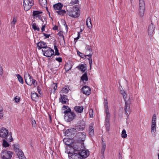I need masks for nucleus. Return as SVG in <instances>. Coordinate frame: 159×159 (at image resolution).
Instances as JSON below:
<instances>
[{
  "label": "nucleus",
  "mask_w": 159,
  "mask_h": 159,
  "mask_svg": "<svg viewBox=\"0 0 159 159\" xmlns=\"http://www.w3.org/2000/svg\"><path fill=\"white\" fill-rule=\"evenodd\" d=\"M85 49L87 51L86 54H88L89 53L87 52H88L89 51L91 53L92 51V48L89 45H87L86 46Z\"/></svg>",
  "instance_id": "obj_36"
},
{
  "label": "nucleus",
  "mask_w": 159,
  "mask_h": 159,
  "mask_svg": "<svg viewBox=\"0 0 159 159\" xmlns=\"http://www.w3.org/2000/svg\"><path fill=\"white\" fill-rule=\"evenodd\" d=\"M121 93L123 96V98L124 99L125 101V100L127 101V100L126 99V94L125 93V92H124L123 93L121 92Z\"/></svg>",
  "instance_id": "obj_47"
},
{
  "label": "nucleus",
  "mask_w": 159,
  "mask_h": 159,
  "mask_svg": "<svg viewBox=\"0 0 159 159\" xmlns=\"http://www.w3.org/2000/svg\"><path fill=\"white\" fill-rule=\"evenodd\" d=\"M68 101L67 96L66 95H63L61 96V98L60 99V102L62 104H66V103Z\"/></svg>",
  "instance_id": "obj_17"
},
{
  "label": "nucleus",
  "mask_w": 159,
  "mask_h": 159,
  "mask_svg": "<svg viewBox=\"0 0 159 159\" xmlns=\"http://www.w3.org/2000/svg\"><path fill=\"white\" fill-rule=\"evenodd\" d=\"M31 97H34L36 98V99H37L38 98V94L36 93H34L31 95Z\"/></svg>",
  "instance_id": "obj_45"
},
{
  "label": "nucleus",
  "mask_w": 159,
  "mask_h": 159,
  "mask_svg": "<svg viewBox=\"0 0 159 159\" xmlns=\"http://www.w3.org/2000/svg\"><path fill=\"white\" fill-rule=\"evenodd\" d=\"M3 111L0 112V119H2L3 118Z\"/></svg>",
  "instance_id": "obj_52"
},
{
  "label": "nucleus",
  "mask_w": 159,
  "mask_h": 159,
  "mask_svg": "<svg viewBox=\"0 0 159 159\" xmlns=\"http://www.w3.org/2000/svg\"><path fill=\"white\" fill-rule=\"evenodd\" d=\"M74 109L77 112L81 113L83 112L84 107L82 106H76Z\"/></svg>",
  "instance_id": "obj_20"
},
{
  "label": "nucleus",
  "mask_w": 159,
  "mask_h": 159,
  "mask_svg": "<svg viewBox=\"0 0 159 159\" xmlns=\"http://www.w3.org/2000/svg\"><path fill=\"white\" fill-rule=\"evenodd\" d=\"M78 136V140L80 142H83L84 141L86 135L85 132H79L77 134Z\"/></svg>",
  "instance_id": "obj_10"
},
{
  "label": "nucleus",
  "mask_w": 159,
  "mask_h": 159,
  "mask_svg": "<svg viewBox=\"0 0 159 159\" xmlns=\"http://www.w3.org/2000/svg\"><path fill=\"white\" fill-rule=\"evenodd\" d=\"M43 55L47 57H51L54 53V51L51 48L47 47L42 50Z\"/></svg>",
  "instance_id": "obj_5"
},
{
  "label": "nucleus",
  "mask_w": 159,
  "mask_h": 159,
  "mask_svg": "<svg viewBox=\"0 0 159 159\" xmlns=\"http://www.w3.org/2000/svg\"><path fill=\"white\" fill-rule=\"evenodd\" d=\"M58 29V27L57 26L55 25L53 27V29L55 30H57Z\"/></svg>",
  "instance_id": "obj_59"
},
{
  "label": "nucleus",
  "mask_w": 159,
  "mask_h": 159,
  "mask_svg": "<svg viewBox=\"0 0 159 159\" xmlns=\"http://www.w3.org/2000/svg\"><path fill=\"white\" fill-rule=\"evenodd\" d=\"M56 60L57 61H58L59 62H61L62 61V58L60 57L56 58Z\"/></svg>",
  "instance_id": "obj_50"
},
{
  "label": "nucleus",
  "mask_w": 159,
  "mask_h": 159,
  "mask_svg": "<svg viewBox=\"0 0 159 159\" xmlns=\"http://www.w3.org/2000/svg\"><path fill=\"white\" fill-rule=\"evenodd\" d=\"M33 4V0H23L24 9L26 11L30 10Z\"/></svg>",
  "instance_id": "obj_7"
},
{
  "label": "nucleus",
  "mask_w": 159,
  "mask_h": 159,
  "mask_svg": "<svg viewBox=\"0 0 159 159\" xmlns=\"http://www.w3.org/2000/svg\"><path fill=\"white\" fill-rule=\"evenodd\" d=\"M16 76L17 77L19 81L22 84H23L24 83V81L23 78L20 74H17L16 75Z\"/></svg>",
  "instance_id": "obj_30"
},
{
  "label": "nucleus",
  "mask_w": 159,
  "mask_h": 159,
  "mask_svg": "<svg viewBox=\"0 0 159 159\" xmlns=\"http://www.w3.org/2000/svg\"><path fill=\"white\" fill-rule=\"evenodd\" d=\"M119 159H122V157L121 155H120L119 156Z\"/></svg>",
  "instance_id": "obj_63"
},
{
  "label": "nucleus",
  "mask_w": 159,
  "mask_h": 159,
  "mask_svg": "<svg viewBox=\"0 0 159 159\" xmlns=\"http://www.w3.org/2000/svg\"><path fill=\"white\" fill-rule=\"evenodd\" d=\"M16 153L17 154L19 159L23 158V156H25L23 153L22 152V150L20 149L18 150V151L16 152Z\"/></svg>",
  "instance_id": "obj_22"
},
{
  "label": "nucleus",
  "mask_w": 159,
  "mask_h": 159,
  "mask_svg": "<svg viewBox=\"0 0 159 159\" xmlns=\"http://www.w3.org/2000/svg\"><path fill=\"white\" fill-rule=\"evenodd\" d=\"M2 144L3 146L5 147H7L9 146V144L5 140H3Z\"/></svg>",
  "instance_id": "obj_41"
},
{
  "label": "nucleus",
  "mask_w": 159,
  "mask_h": 159,
  "mask_svg": "<svg viewBox=\"0 0 159 159\" xmlns=\"http://www.w3.org/2000/svg\"><path fill=\"white\" fill-rule=\"evenodd\" d=\"M51 92L54 93L57 88V84L56 83L52 84L51 86Z\"/></svg>",
  "instance_id": "obj_26"
},
{
  "label": "nucleus",
  "mask_w": 159,
  "mask_h": 159,
  "mask_svg": "<svg viewBox=\"0 0 159 159\" xmlns=\"http://www.w3.org/2000/svg\"><path fill=\"white\" fill-rule=\"evenodd\" d=\"M132 98L129 97V98L128 100L127 101V104L128 103L129 104L131 103L132 101Z\"/></svg>",
  "instance_id": "obj_48"
},
{
  "label": "nucleus",
  "mask_w": 159,
  "mask_h": 159,
  "mask_svg": "<svg viewBox=\"0 0 159 159\" xmlns=\"http://www.w3.org/2000/svg\"><path fill=\"white\" fill-rule=\"evenodd\" d=\"M79 154L80 155V157L86 158L89 155V151L85 150H82L81 152H79Z\"/></svg>",
  "instance_id": "obj_13"
},
{
  "label": "nucleus",
  "mask_w": 159,
  "mask_h": 159,
  "mask_svg": "<svg viewBox=\"0 0 159 159\" xmlns=\"http://www.w3.org/2000/svg\"><path fill=\"white\" fill-rule=\"evenodd\" d=\"M109 126L110 125H109L108 126H106V129L107 131H108L109 130Z\"/></svg>",
  "instance_id": "obj_61"
},
{
  "label": "nucleus",
  "mask_w": 159,
  "mask_h": 159,
  "mask_svg": "<svg viewBox=\"0 0 159 159\" xmlns=\"http://www.w3.org/2000/svg\"><path fill=\"white\" fill-rule=\"evenodd\" d=\"M104 110L106 114L105 125L106 126L110 125L109 120L110 117V114L109 112L108 103L106 99L104 101Z\"/></svg>",
  "instance_id": "obj_3"
},
{
  "label": "nucleus",
  "mask_w": 159,
  "mask_h": 159,
  "mask_svg": "<svg viewBox=\"0 0 159 159\" xmlns=\"http://www.w3.org/2000/svg\"><path fill=\"white\" fill-rule=\"evenodd\" d=\"M57 12L59 15L63 16L64 14L65 13L66 11L65 10H61L58 11H57Z\"/></svg>",
  "instance_id": "obj_39"
},
{
  "label": "nucleus",
  "mask_w": 159,
  "mask_h": 159,
  "mask_svg": "<svg viewBox=\"0 0 159 159\" xmlns=\"http://www.w3.org/2000/svg\"><path fill=\"white\" fill-rule=\"evenodd\" d=\"M62 108L63 110H65L64 112V113L65 114L64 118L65 120L68 122L73 120L76 116L75 113L71 111L70 109L68 106H64Z\"/></svg>",
  "instance_id": "obj_1"
},
{
  "label": "nucleus",
  "mask_w": 159,
  "mask_h": 159,
  "mask_svg": "<svg viewBox=\"0 0 159 159\" xmlns=\"http://www.w3.org/2000/svg\"><path fill=\"white\" fill-rule=\"evenodd\" d=\"M12 153L10 151H2L1 156L2 159H10L12 157Z\"/></svg>",
  "instance_id": "obj_8"
},
{
  "label": "nucleus",
  "mask_w": 159,
  "mask_h": 159,
  "mask_svg": "<svg viewBox=\"0 0 159 159\" xmlns=\"http://www.w3.org/2000/svg\"><path fill=\"white\" fill-rule=\"evenodd\" d=\"M93 110L92 109H90L89 110V114L90 117H93Z\"/></svg>",
  "instance_id": "obj_43"
},
{
  "label": "nucleus",
  "mask_w": 159,
  "mask_h": 159,
  "mask_svg": "<svg viewBox=\"0 0 159 159\" xmlns=\"http://www.w3.org/2000/svg\"><path fill=\"white\" fill-rule=\"evenodd\" d=\"M80 37V32H78V36L77 38H75V39L76 40L78 39Z\"/></svg>",
  "instance_id": "obj_60"
},
{
  "label": "nucleus",
  "mask_w": 159,
  "mask_h": 159,
  "mask_svg": "<svg viewBox=\"0 0 159 159\" xmlns=\"http://www.w3.org/2000/svg\"><path fill=\"white\" fill-rule=\"evenodd\" d=\"M75 150L76 151H79V150L80 149V147H79L78 148L74 147V148Z\"/></svg>",
  "instance_id": "obj_58"
},
{
  "label": "nucleus",
  "mask_w": 159,
  "mask_h": 159,
  "mask_svg": "<svg viewBox=\"0 0 159 159\" xmlns=\"http://www.w3.org/2000/svg\"><path fill=\"white\" fill-rule=\"evenodd\" d=\"M86 25L87 27L91 29L92 27V25L91 22V19L90 17H88L86 19Z\"/></svg>",
  "instance_id": "obj_18"
},
{
  "label": "nucleus",
  "mask_w": 159,
  "mask_h": 159,
  "mask_svg": "<svg viewBox=\"0 0 159 159\" xmlns=\"http://www.w3.org/2000/svg\"><path fill=\"white\" fill-rule=\"evenodd\" d=\"M155 30V26L151 22L148 27V32L149 36L151 37L153 35Z\"/></svg>",
  "instance_id": "obj_9"
},
{
  "label": "nucleus",
  "mask_w": 159,
  "mask_h": 159,
  "mask_svg": "<svg viewBox=\"0 0 159 159\" xmlns=\"http://www.w3.org/2000/svg\"><path fill=\"white\" fill-rule=\"evenodd\" d=\"M45 24H45L44 25H42V26L41 28V30H42V32H43L45 30Z\"/></svg>",
  "instance_id": "obj_56"
},
{
  "label": "nucleus",
  "mask_w": 159,
  "mask_h": 159,
  "mask_svg": "<svg viewBox=\"0 0 159 159\" xmlns=\"http://www.w3.org/2000/svg\"><path fill=\"white\" fill-rule=\"evenodd\" d=\"M78 0H74V1H72L70 2V4L72 5H74L75 4H76L77 2H78Z\"/></svg>",
  "instance_id": "obj_49"
},
{
  "label": "nucleus",
  "mask_w": 159,
  "mask_h": 159,
  "mask_svg": "<svg viewBox=\"0 0 159 159\" xmlns=\"http://www.w3.org/2000/svg\"><path fill=\"white\" fill-rule=\"evenodd\" d=\"M17 21L16 18L14 17L13 19V21L11 22V25L12 26H14L16 24V23Z\"/></svg>",
  "instance_id": "obj_40"
},
{
  "label": "nucleus",
  "mask_w": 159,
  "mask_h": 159,
  "mask_svg": "<svg viewBox=\"0 0 159 159\" xmlns=\"http://www.w3.org/2000/svg\"><path fill=\"white\" fill-rule=\"evenodd\" d=\"M77 53L78 55H79L80 57H82L83 56V54L80 52L78 51L77 52Z\"/></svg>",
  "instance_id": "obj_57"
},
{
  "label": "nucleus",
  "mask_w": 159,
  "mask_h": 159,
  "mask_svg": "<svg viewBox=\"0 0 159 159\" xmlns=\"http://www.w3.org/2000/svg\"><path fill=\"white\" fill-rule=\"evenodd\" d=\"M82 92L86 95H89L91 92L90 88L87 86H84L82 89Z\"/></svg>",
  "instance_id": "obj_11"
},
{
  "label": "nucleus",
  "mask_w": 159,
  "mask_h": 159,
  "mask_svg": "<svg viewBox=\"0 0 159 159\" xmlns=\"http://www.w3.org/2000/svg\"><path fill=\"white\" fill-rule=\"evenodd\" d=\"M54 48L55 50V55L59 56V55L60 54L58 52V49H57V48L56 47V46H55Z\"/></svg>",
  "instance_id": "obj_44"
},
{
  "label": "nucleus",
  "mask_w": 159,
  "mask_h": 159,
  "mask_svg": "<svg viewBox=\"0 0 159 159\" xmlns=\"http://www.w3.org/2000/svg\"><path fill=\"white\" fill-rule=\"evenodd\" d=\"M92 53H91L90 52H89L88 54H87L86 55H85V56H87L89 57V58H88L89 60V63L90 65V67L91 68L92 65Z\"/></svg>",
  "instance_id": "obj_23"
},
{
  "label": "nucleus",
  "mask_w": 159,
  "mask_h": 159,
  "mask_svg": "<svg viewBox=\"0 0 159 159\" xmlns=\"http://www.w3.org/2000/svg\"><path fill=\"white\" fill-rule=\"evenodd\" d=\"M63 5L61 3H58L53 5L54 8L56 10L58 11L61 9Z\"/></svg>",
  "instance_id": "obj_21"
},
{
  "label": "nucleus",
  "mask_w": 159,
  "mask_h": 159,
  "mask_svg": "<svg viewBox=\"0 0 159 159\" xmlns=\"http://www.w3.org/2000/svg\"><path fill=\"white\" fill-rule=\"evenodd\" d=\"M79 69L82 72H84L86 70V67L83 64H81L78 66Z\"/></svg>",
  "instance_id": "obj_28"
},
{
  "label": "nucleus",
  "mask_w": 159,
  "mask_h": 159,
  "mask_svg": "<svg viewBox=\"0 0 159 159\" xmlns=\"http://www.w3.org/2000/svg\"><path fill=\"white\" fill-rule=\"evenodd\" d=\"M32 28L35 30H37V31H39V28L37 25L35 23H34L32 25Z\"/></svg>",
  "instance_id": "obj_35"
},
{
  "label": "nucleus",
  "mask_w": 159,
  "mask_h": 159,
  "mask_svg": "<svg viewBox=\"0 0 159 159\" xmlns=\"http://www.w3.org/2000/svg\"><path fill=\"white\" fill-rule=\"evenodd\" d=\"M6 138L7 141L8 142H11L12 140V138L11 136V133H9L6 136Z\"/></svg>",
  "instance_id": "obj_31"
},
{
  "label": "nucleus",
  "mask_w": 159,
  "mask_h": 159,
  "mask_svg": "<svg viewBox=\"0 0 159 159\" xmlns=\"http://www.w3.org/2000/svg\"><path fill=\"white\" fill-rule=\"evenodd\" d=\"M67 14L70 16L76 18L80 15V11L79 8L77 7H73L70 10L67 11Z\"/></svg>",
  "instance_id": "obj_4"
},
{
  "label": "nucleus",
  "mask_w": 159,
  "mask_h": 159,
  "mask_svg": "<svg viewBox=\"0 0 159 159\" xmlns=\"http://www.w3.org/2000/svg\"><path fill=\"white\" fill-rule=\"evenodd\" d=\"M121 137L123 138H126L127 137V134L126 133V130L124 129L123 130L121 133Z\"/></svg>",
  "instance_id": "obj_38"
},
{
  "label": "nucleus",
  "mask_w": 159,
  "mask_h": 159,
  "mask_svg": "<svg viewBox=\"0 0 159 159\" xmlns=\"http://www.w3.org/2000/svg\"><path fill=\"white\" fill-rule=\"evenodd\" d=\"M68 66V64H67V65H66L65 67V69L67 70H70L71 68V66H70V67H69V68H67Z\"/></svg>",
  "instance_id": "obj_54"
},
{
  "label": "nucleus",
  "mask_w": 159,
  "mask_h": 159,
  "mask_svg": "<svg viewBox=\"0 0 159 159\" xmlns=\"http://www.w3.org/2000/svg\"><path fill=\"white\" fill-rule=\"evenodd\" d=\"M8 130L6 128L2 127L0 131V137L2 138H5L8 134Z\"/></svg>",
  "instance_id": "obj_12"
},
{
  "label": "nucleus",
  "mask_w": 159,
  "mask_h": 159,
  "mask_svg": "<svg viewBox=\"0 0 159 159\" xmlns=\"http://www.w3.org/2000/svg\"><path fill=\"white\" fill-rule=\"evenodd\" d=\"M19 147L18 145L16 144H15L14 146V150L16 152L18 151V150H19L20 149L19 148Z\"/></svg>",
  "instance_id": "obj_42"
},
{
  "label": "nucleus",
  "mask_w": 159,
  "mask_h": 159,
  "mask_svg": "<svg viewBox=\"0 0 159 159\" xmlns=\"http://www.w3.org/2000/svg\"><path fill=\"white\" fill-rule=\"evenodd\" d=\"M81 79L83 81L84 80L87 81L88 80V76L86 73H85L82 75Z\"/></svg>",
  "instance_id": "obj_34"
},
{
  "label": "nucleus",
  "mask_w": 159,
  "mask_h": 159,
  "mask_svg": "<svg viewBox=\"0 0 159 159\" xmlns=\"http://www.w3.org/2000/svg\"><path fill=\"white\" fill-rule=\"evenodd\" d=\"M156 116L155 114H154L152 117L151 125V133L153 136L155 135L156 132Z\"/></svg>",
  "instance_id": "obj_6"
},
{
  "label": "nucleus",
  "mask_w": 159,
  "mask_h": 159,
  "mask_svg": "<svg viewBox=\"0 0 159 159\" xmlns=\"http://www.w3.org/2000/svg\"><path fill=\"white\" fill-rule=\"evenodd\" d=\"M42 13V11H33V15L34 18H38L39 19H41Z\"/></svg>",
  "instance_id": "obj_14"
},
{
  "label": "nucleus",
  "mask_w": 159,
  "mask_h": 159,
  "mask_svg": "<svg viewBox=\"0 0 159 159\" xmlns=\"http://www.w3.org/2000/svg\"><path fill=\"white\" fill-rule=\"evenodd\" d=\"M39 3L43 7H44L47 4L46 0H39Z\"/></svg>",
  "instance_id": "obj_29"
},
{
  "label": "nucleus",
  "mask_w": 159,
  "mask_h": 159,
  "mask_svg": "<svg viewBox=\"0 0 159 159\" xmlns=\"http://www.w3.org/2000/svg\"><path fill=\"white\" fill-rule=\"evenodd\" d=\"M3 70L2 67L1 66H0V75H1L3 74Z\"/></svg>",
  "instance_id": "obj_53"
},
{
  "label": "nucleus",
  "mask_w": 159,
  "mask_h": 159,
  "mask_svg": "<svg viewBox=\"0 0 159 159\" xmlns=\"http://www.w3.org/2000/svg\"><path fill=\"white\" fill-rule=\"evenodd\" d=\"M145 8L138 7V15L140 17H143L145 13Z\"/></svg>",
  "instance_id": "obj_15"
},
{
  "label": "nucleus",
  "mask_w": 159,
  "mask_h": 159,
  "mask_svg": "<svg viewBox=\"0 0 159 159\" xmlns=\"http://www.w3.org/2000/svg\"><path fill=\"white\" fill-rule=\"evenodd\" d=\"M106 148V145L105 143H102V147L101 151V153L103 155L105 151Z\"/></svg>",
  "instance_id": "obj_33"
},
{
  "label": "nucleus",
  "mask_w": 159,
  "mask_h": 159,
  "mask_svg": "<svg viewBox=\"0 0 159 159\" xmlns=\"http://www.w3.org/2000/svg\"><path fill=\"white\" fill-rule=\"evenodd\" d=\"M139 7L145 8V3L144 0H139Z\"/></svg>",
  "instance_id": "obj_27"
},
{
  "label": "nucleus",
  "mask_w": 159,
  "mask_h": 159,
  "mask_svg": "<svg viewBox=\"0 0 159 159\" xmlns=\"http://www.w3.org/2000/svg\"><path fill=\"white\" fill-rule=\"evenodd\" d=\"M32 125L33 127H36V124L35 120H32Z\"/></svg>",
  "instance_id": "obj_46"
},
{
  "label": "nucleus",
  "mask_w": 159,
  "mask_h": 159,
  "mask_svg": "<svg viewBox=\"0 0 159 159\" xmlns=\"http://www.w3.org/2000/svg\"><path fill=\"white\" fill-rule=\"evenodd\" d=\"M69 90L70 89L67 86H65L62 89L61 91V93H63L66 94L68 92Z\"/></svg>",
  "instance_id": "obj_24"
},
{
  "label": "nucleus",
  "mask_w": 159,
  "mask_h": 159,
  "mask_svg": "<svg viewBox=\"0 0 159 159\" xmlns=\"http://www.w3.org/2000/svg\"><path fill=\"white\" fill-rule=\"evenodd\" d=\"M125 110L126 113L127 114L129 113L130 111L129 106L127 104V101L125 100Z\"/></svg>",
  "instance_id": "obj_25"
},
{
  "label": "nucleus",
  "mask_w": 159,
  "mask_h": 159,
  "mask_svg": "<svg viewBox=\"0 0 159 159\" xmlns=\"http://www.w3.org/2000/svg\"><path fill=\"white\" fill-rule=\"evenodd\" d=\"M71 131L72 130L71 129H67L65 133V136H70L72 134Z\"/></svg>",
  "instance_id": "obj_32"
},
{
  "label": "nucleus",
  "mask_w": 159,
  "mask_h": 159,
  "mask_svg": "<svg viewBox=\"0 0 159 159\" xmlns=\"http://www.w3.org/2000/svg\"><path fill=\"white\" fill-rule=\"evenodd\" d=\"M3 111V109L2 107L0 106V112Z\"/></svg>",
  "instance_id": "obj_62"
},
{
  "label": "nucleus",
  "mask_w": 159,
  "mask_h": 159,
  "mask_svg": "<svg viewBox=\"0 0 159 159\" xmlns=\"http://www.w3.org/2000/svg\"><path fill=\"white\" fill-rule=\"evenodd\" d=\"M43 34L44 36L46 38H48L50 36V34H46L45 33H43Z\"/></svg>",
  "instance_id": "obj_51"
},
{
  "label": "nucleus",
  "mask_w": 159,
  "mask_h": 159,
  "mask_svg": "<svg viewBox=\"0 0 159 159\" xmlns=\"http://www.w3.org/2000/svg\"><path fill=\"white\" fill-rule=\"evenodd\" d=\"M15 100L16 102H19L20 99L19 98H17V97L15 98Z\"/></svg>",
  "instance_id": "obj_55"
},
{
  "label": "nucleus",
  "mask_w": 159,
  "mask_h": 159,
  "mask_svg": "<svg viewBox=\"0 0 159 159\" xmlns=\"http://www.w3.org/2000/svg\"><path fill=\"white\" fill-rule=\"evenodd\" d=\"M37 47L39 49H40L41 48L44 49L47 47V45L45 42H40L38 43Z\"/></svg>",
  "instance_id": "obj_16"
},
{
  "label": "nucleus",
  "mask_w": 159,
  "mask_h": 159,
  "mask_svg": "<svg viewBox=\"0 0 159 159\" xmlns=\"http://www.w3.org/2000/svg\"><path fill=\"white\" fill-rule=\"evenodd\" d=\"M89 132L90 135H92L94 134V128L92 126H89Z\"/></svg>",
  "instance_id": "obj_37"
},
{
  "label": "nucleus",
  "mask_w": 159,
  "mask_h": 159,
  "mask_svg": "<svg viewBox=\"0 0 159 159\" xmlns=\"http://www.w3.org/2000/svg\"><path fill=\"white\" fill-rule=\"evenodd\" d=\"M62 37L63 38V39L64 40V43H65V40H64V36L63 35H62Z\"/></svg>",
  "instance_id": "obj_64"
},
{
  "label": "nucleus",
  "mask_w": 159,
  "mask_h": 159,
  "mask_svg": "<svg viewBox=\"0 0 159 159\" xmlns=\"http://www.w3.org/2000/svg\"><path fill=\"white\" fill-rule=\"evenodd\" d=\"M70 159H81V158L79 154L74 153L70 156Z\"/></svg>",
  "instance_id": "obj_19"
},
{
  "label": "nucleus",
  "mask_w": 159,
  "mask_h": 159,
  "mask_svg": "<svg viewBox=\"0 0 159 159\" xmlns=\"http://www.w3.org/2000/svg\"><path fill=\"white\" fill-rule=\"evenodd\" d=\"M24 79L25 82L28 85H34V87H36L37 85V84L36 80L33 79L30 74L27 72L24 73Z\"/></svg>",
  "instance_id": "obj_2"
}]
</instances>
